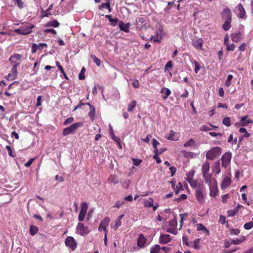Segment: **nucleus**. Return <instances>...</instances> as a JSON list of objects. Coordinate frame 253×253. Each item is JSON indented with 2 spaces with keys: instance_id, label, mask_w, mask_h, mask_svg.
I'll list each match as a JSON object with an SVG mask.
<instances>
[{
  "instance_id": "47",
  "label": "nucleus",
  "mask_w": 253,
  "mask_h": 253,
  "mask_svg": "<svg viewBox=\"0 0 253 253\" xmlns=\"http://www.w3.org/2000/svg\"><path fill=\"white\" fill-rule=\"evenodd\" d=\"M86 214V212L80 211V212L79 214L78 219L80 221H82L84 220L85 215Z\"/></svg>"
},
{
  "instance_id": "56",
  "label": "nucleus",
  "mask_w": 253,
  "mask_h": 253,
  "mask_svg": "<svg viewBox=\"0 0 253 253\" xmlns=\"http://www.w3.org/2000/svg\"><path fill=\"white\" fill-rule=\"evenodd\" d=\"M219 223H220L221 224H224L226 222V218L223 215H220L219 216V218L218 220Z\"/></svg>"
},
{
  "instance_id": "10",
  "label": "nucleus",
  "mask_w": 253,
  "mask_h": 253,
  "mask_svg": "<svg viewBox=\"0 0 253 253\" xmlns=\"http://www.w3.org/2000/svg\"><path fill=\"white\" fill-rule=\"evenodd\" d=\"M77 230L79 234L82 236H84L89 233V230L86 226H84L83 223L80 222L78 224Z\"/></svg>"
},
{
  "instance_id": "13",
  "label": "nucleus",
  "mask_w": 253,
  "mask_h": 253,
  "mask_svg": "<svg viewBox=\"0 0 253 253\" xmlns=\"http://www.w3.org/2000/svg\"><path fill=\"white\" fill-rule=\"evenodd\" d=\"M17 67H18L12 66L11 72L7 76L6 80H13L16 78L18 73L17 69Z\"/></svg>"
},
{
  "instance_id": "7",
  "label": "nucleus",
  "mask_w": 253,
  "mask_h": 253,
  "mask_svg": "<svg viewBox=\"0 0 253 253\" xmlns=\"http://www.w3.org/2000/svg\"><path fill=\"white\" fill-rule=\"evenodd\" d=\"M22 55L15 53L9 58V61L12 65V66L18 67L21 62Z\"/></svg>"
},
{
  "instance_id": "1",
  "label": "nucleus",
  "mask_w": 253,
  "mask_h": 253,
  "mask_svg": "<svg viewBox=\"0 0 253 253\" xmlns=\"http://www.w3.org/2000/svg\"><path fill=\"white\" fill-rule=\"evenodd\" d=\"M206 195V188L204 183H199L195 193V197L198 203L201 204L205 203V196Z\"/></svg>"
},
{
  "instance_id": "23",
  "label": "nucleus",
  "mask_w": 253,
  "mask_h": 253,
  "mask_svg": "<svg viewBox=\"0 0 253 253\" xmlns=\"http://www.w3.org/2000/svg\"><path fill=\"white\" fill-rule=\"evenodd\" d=\"M237 8H238V10L239 11L238 17L241 19L244 18L245 16L246 11L243 5L241 3H239L237 6Z\"/></svg>"
},
{
  "instance_id": "4",
  "label": "nucleus",
  "mask_w": 253,
  "mask_h": 253,
  "mask_svg": "<svg viewBox=\"0 0 253 253\" xmlns=\"http://www.w3.org/2000/svg\"><path fill=\"white\" fill-rule=\"evenodd\" d=\"M83 126V123L78 122L73 124L69 127L65 128L63 130V135L67 136L69 134H73L76 131L78 128Z\"/></svg>"
},
{
  "instance_id": "59",
  "label": "nucleus",
  "mask_w": 253,
  "mask_h": 253,
  "mask_svg": "<svg viewBox=\"0 0 253 253\" xmlns=\"http://www.w3.org/2000/svg\"><path fill=\"white\" fill-rule=\"evenodd\" d=\"M230 196L229 194H226L225 195H223L222 196V201L224 203H226L227 202L228 199L229 198Z\"/></svg>"
},
{
  "instance_id": "29",
  "label": "nucleus",
  "mask_w": 253,
  "mask_h": 253,
  "mask_svg": "<svg viewBox=\"0 0 253 253\" xmlns=\"http://www.w3.org/2000/svg\"><path fill=\"white\" fill-rule=\"evenodd\" d=\"M95 109L94 106H91L89 108V112L88 113V116L89 117V118L90 120L93 121L94 120V118L95 117Z\"/></svg>"
},
{
  "instance_id": "39",
  "label": "nucleus",
  "mask_w": 253,
  "mask_h": 253,
  "mask_svg": "<svg viewBox=\"0 0 253 253\" xmlns=\"http://www.w3.org/2000/svg\"><path fill=\"white\" fill-rule=\"evenodd\" d=\"M213 171L216 172V174H218L220 172V163L219 161L215 163V166L213 169Z\"/></svg>"
},
{
  "instance_id": "36",
  "label": "nucleus",
  "mask_w": 253,
  "mask_h": 253,
  "mask_svg": "<svg viewBox=\"0 0 253 253\" xmlns=\"http://www.w3.org/2000/svg\"><path fill=\"white\" fill-rule=\"evenodd\" d=\"M161 250V247L159 245H155L151 248L150 253H159Z\"/></svg>"
},
{
  "instance_id": "43",
  "label": "nucleus",
  "mask_w": 253,
  "mask_h": 253,
  "mask_svg": "<svg viewBox=\"0 0 253 253\" xmlns=\"http://www.w3.org/2000/svg\"><path fill=\"white\" fill-rule=\"evenodd\" d=\"M153 146L154 148V153H158V149H157V145L160 144V143L155 138L152 140Z\"/></svg>"
},
{
  "instance_id": "62",
  "label": "nucleus",
  "mask_w": 253,
  "mask_h": 253,
  "mask_svg": "<svg viewBox=\"0 0 253 253\" xmlns=\"http://www.w3.org/2000/svg\"><path fill=\"white\" fill-rule=\"evenodd\" d=\"M38 49V44L34 43L32 46V52L35 53L37 52Z\"/></svg>"
},
{
  "instance_id": "20",
  "label": "nucleus",
  "mask_w": 253,
  "mask_h": 253,
  "mask_svg": "<svg viewBox=\"0 0 253 253\" xmlns=\"http://www.w3.org/2000/svg\"><path fill=\"white\" fill-rule=\"evenodd\" d=\"M160 92L162 94V97L164 100L167 99L169 96L171 94V91L170 89L165 87L161 88Z\"/></svg>"
},
{
  "instance_id": "2",
  "label": "nucleus",
  "mask_w": 253,
  "mask_h": 253,
  "mask_svg": "<svg viewBox=\"0 0 253 253\" xmlns=\"http://www.w3.org/2000/svg\"><path fill=\"white\" fill-rule=\"evenodd\" d=\"M222 150L220 147L216 146L209 150L206 155V157L210 160H213L218 157L221 154Z\"/></svg>"
},
{
  "instance_id": "57",
  "label": "nucleus",
  "mask_w": 253,
  "mask_h": 253,
  "mask_svg": "<svg viewBox=\"0 0 253 253\" xmlns=\"http://www.w3.org/2000/svg\"><path fill=\"white\" fill-rule=\"evenodd\" d=\"M240 230L238 229H232L230 230V234L232 235H238L240 233Z\"/></svg>"
},
{
  "instance_id": "52",
  "label": "nucleus",
  "mask_w": 253,
  "mask_h": 253,
  "mask_svg": "<svg viewBox=\"0 0 253 253\" xmlns=\"http://www.w3.org/2000/svg\"><path fill=\"white\" fill-rule=\"evenodd\" d=\"M125 204V201H118L116 202L114 207L120 209L123 205Z\"/></svg>"
},
{
  "instance_id": "12",
  "label": "nucleus",
  "mask_w": 253,
  "mask_h": 253,
  "mask_svg": "<svg viewBox=\"0 0 253 253\" xmlns=\"http://www.w3.org/2000/svg\"><path fill=\"white\" fill-rule=\"evenodd\" d=\"M221 16L225 20L232 21L231 12L228 8L223 9L221 13Z\"/></svg>"
},
{
  "instance_id": "44",
  "label": "nucleus",
  "mask_w": 253,
  "mask_h": 253,
  "mask_svg": "<svg viewBox=\"0 0 253 253\" xmlns=\"http://www.w3.org/2000/svg\"><path fill=\"white\" fill-rule=\"evenodd\" d=\"M233 77V75H232L231 74L228 75L227 78L225 83V86H226L227 87L230 86V85H231L230 81H231V80H232Z\"/></svg>"
},
{
  "instance_id": "49",
  "label": "nucleus",
  "mask_w": 253,
  "mask_h": 253,
  "mask_svg": "<svg viewBox=\"0 0 253 253\" xmlns=\"http://www.w3.org/2000/svg\"><path fill=\"white\" fill-rule=\"evenodd\" d=\"M194 65H195L194 72H195V73L197 74V73H198V72L200 70L201 66L199 64L198 62L197 61H196V60L194 61Z\"/></svg>"
},
{
  "instance_id": "51",
  "label": "nucleus",
  "mask_w": 253,
  "mask_h": 253,
  "mask_svg": "<svg viewBox=\"0 0 253 253\" xmlns=\"http://www.w3.org/2000/svg\"><path fill=\"white\" fill-rule=\"evenodd\" d=\"M253 227V222L250 221L244 224V227L247 230L251 229Z\"/></svg>"
},
{
  "instance_id": "32",
  "label": "nucleus",
  "mask_w": 253,
  "mask_h": 253,
  "mask_svg": "<svg viewBox=\"0 0 253 253\" xmlns=\"http://www.w3.org/2000/svg\"><path fill=\"white\" fill-rule=\"evenodd\" d=\"M137 104V102L135 100H132L128 105L127 111L129 112H132L133 111L134 108L135 107Z\"/></svg>"
},
{
  "instance_id": "38",
  "label": "nucleus",
  "mask_w": 253,
  "mask_h": 253,
  "mask_svg": "<svg viewBox=\"0 0 253 253\" xmlns=\"http://www.w3.org/2000/svg\"><path fill=\"white\" fill-rule=\"evenodd\" d=\"M53 8V4H51L47 8V9L45 10V14H43L41 16L42 17H49L51 14V12H50V11L51 10H52Z\"/></svg>"
},
{
  "instance_id": "58",
  "label": "nucleus",
  "mask_w": 253,
  "mask_h": 253,
  "mask_svg": "<svg viewBox=\"0 0 253 253\" xmlns=\"http://www.w3.org/2000/svg\"><path fill=\"white\" fill-rule=\"evenodd\" d=\"M84 70H85L84 68L83 67L82 68V69L81 70V71L80 73L79 76V78L80 80L84 79V78H85V76L84 75Z\"/></svg>"
},
{
  "instance_id": "50",
  "label": "nucleus",
  "mask_w": 253,
  "mask_h": 253,
  "mask_svg": "<svg viewBox=\"0 0 253 253\" xmlns=\"http://www.w3.org/2000/svg\"><path fill=\"white\" fill-rule=\"evenodd\" d=\"M132 161L133 162V164L135 166H138L141 164L142 161L141 159L132 158Z\"/></svg>"
},
{
  "instance_id": "25",
  "label": "nucleus",
  "mask_w": 253,
  "mask_h": 253,
  "mask_svg": "<svg viewBox=\"0 0 253 253\" xmlns=\"http://www.w3.org/2000/svg\"><path fill=\"white\" fill-rule=\"evenodd\" d=\"M108 2L105 3H102L101 4L98 6V8L100 10H102L103 8H107L109 12H111L112 11V8L110 6V3L109 2V0H107Z\"/></svg>"
},
{
  "instance_id": "55",
  "label": "nucleus",
  "mask_w": 253,
  "mask_h": 253,
  "mask_svg": "<svg viewBox=\"0 0 253 253\" xmlns=\"http://www.w3.org/2000/svg\"><path fill=\"white\" fill-rule=\"evenodd\" d=\"M74 120V118L72 117H70L68 119H67L63 123V125L66 126L67 125L70 123H72Z\"/></svg>"
},
{
  "instance_id": "35",
  "label": "nucleus",
  "mask_w": 253,
  "mask_h": 253,
  "mask_svg": "<svg viewBox=\"0 0 253 253\" xmlns=\"http://www.w3.org/2000/svg\"><path fill=\"white\" fill-rule=\"evenodd\" d=\"M38 230H39V229H38V227H37L36 226H34V225H31L30 228V235L32 236L35 235V234H36L37 233Z\"/></svg>"
},
{
  "instance_id": "28",
  "label": "nucleus",
  "mask_w": 253,
  "mask_h": 253,
  "mask_svg": "<svg viewBox=\"0 0 253 253\" xmlns=\"http://www.w3.org/2000/svg\"><path fill=\"white\" fill-rule=\"evenodd\" d=\"M153 199L152 198H149L148 200L144 201L143 206L145 208H150L153 207Z\"/></svg>"
},
{
  "instance_id": "41",
  "label": "nucleus",
  "mask_w": 253,
  "mask_h": 253,
  "mask_svg": "<svg viewBox=\"0 0 253 253\" xmlns=\"http://www.w3.org/2000/svg\"><path fill=\"white\" fill-rule=\"evenodd\" d=\"M222 123L226 126H231L230 118L228 117L224 118L222 120Z\"/></svg>"
},
{
  "instance_id": "30",
  "label": "nucleus",
  "mask_w": 253,
  "mask_h": 253,
  "mask_svg": "<svg viewBox=\"0 0 253 253\" xmlns=\"http://www.w3.org/2000/svg\"><path fill=\"white\" fill-rule=\"evenodd\" d=\"M162 39L161 36H159L158 34H156V36H151L150 40L153 41L154 42H160Z\"/></svg>"
},
{
  "instance_id": "8",
  "label": "nucleus",
  "mask_w": 253,
  "mask_h": 253,
  "mask_svg": "<svg viewBox=\"0 0 253 253\" xmlns=\"http://www.w3.org/2000/svg\"><path fill=\"white\" fill-rule=\"evenodd\" d=\"M203 40L197 37L193 38L191 41V44L195 48L202 51L204 50L203 49Z\"/></svg>"
},
{
  "instance_id": "37",
  "label": "nucleus",
  "mask_w": 253,
  "mask_h": 253,
  "mask_svg": "<svg viewBox=\"0 0 253 253\" xmlns=\"http://www.w3.org/2000/svg\"><path fill=\"white\" fill-rule=\"evenodd\" d=\"M196 144V143L195 141L193 139L191 138L188 142L185 143L183 146L184 147L188 146H195Z\"/></svg>"
},
{
  "instance_id": "40",
  "label": "nucleus",
  "mask_w": 253,
  "mask_h": 253,
  "mask_svg": "<svg viewBox=\"0 0 253 253\" xmlns=\"http://www.w3.org/2000/svg\"><path fill=\"white\" fill-rule=\"evenodd\" d=\"M238 212V209H235L233 210H228L227 211V216L229 217H232L236 215Z\"/></svg>"
},
{
  "instance_id": "46",
  "label": "nucleus",
  "mask_w": 253,
  "mask_h": 253,
  "mask_svg": "<svg viewBox=\"0 0 253 253\" xmlns=\"http://www.w3.org/2000/svg\"><path fill=\"white\" fill-rule=\"evenodd\" d=\"M200 241H201V239H200V238L196 239L193 241V243H194L193 248L195 249H198L200 248L199 243H200Z\"/></svg>"
},
{
  "instance_id": "53",
  "label": "nucleus",
  "mask_w": 253,
  "mask_h": 253,
  "mask_svg": "<svg viewBox=\"0 0 253 253\" xmlns=\"http://www.w3.org/2000/svg\"><path fill=\"white\" fill-rule=\"evenodd\" d=\"M88 209V206L86 202H83L81 204V211H84L86 212V211Z\"/></svg>"
},
{
  "instance_id": "34",
  "label": "nucleus",
  "mask_w": 253,
  "mask_h": 253,
  "mask_svg": "<svg viewBox=\"0 0 253 253\" xmlns=\"http://www.w3.org/2000/svg\"><path fill=\"white\" fill-rule=\"evenodd\" d=\"M231 21L225 20L222 26V28L224 31H227L229 30L231 27Z\"/></svg>"
},
{
  "instance_id": "33",
  "label": "nucleus",
  "mask_w": 253,
  "mask_h": 253,
  "mask_svg": "<svg viewBox=\"0 0 253 253\" xmlns=\"http://www.w3.org/2000/svg\"><path fill=\"white\" fill-rule=\"evenodd\" d=\"M110 135L112 137V138L116 142V143H119L121 142V139L119 137H118L115 136V135L114 133L113 129L112 127H110Z\"/></svg>"
},
{
  "instance_id": "19",
  "label": "nucleus",
  "mask_w": 253,
  "mask_h": 253,
  "mask_svg": "<svg viewBox=\"0 0 253 253\" xmlns=\"http://www.w3.org/2000/svg\"><path fill=\"white\" fill-rule=\"evenodd\" d=\"M231 180L229 177H224L220 185L221 188L222 189H226L231 184Z\"/></svg>"
},
{
  "instance_id": "24",
  "label": "nucleus",
  "mask_w": 253,
  "mask_h": 253,
  "mask_svg": "<svg viewBox=\"0 0 253 253\" xmlns=\"http://www.w3.org/2000/svg\"><path fill=\"white\" fill-rule=\"evenodd\" d=\"M210 169V164L208 161H206L202 165V170L203 175L209 173V171Z\"/></svg>"
},
{
  "instance_id": "11",
  "label": "nucleus",
  "mask_w": 253,
  "mask_h": 253,
  "mask_svg": "<svg viewBox=\"0 0 253 253\" xmlns=\"http://www.w3.org/2000/svg\"><path fill=\"white\" fill-rule=\"evenodd\" d=\"M110 218L109 217H105L102 221L100 222V225L98 227V230L99 231H101L103 230L105 231V232H107L106 231V227L109 225L110 222Z\"/></svg>"
},
{
  "instance_id": "60",
  "label": "nucleus",
  "mask_w": 253,
  "mask_h": 253,
  "mask_svg": "<svg viewBox=\"0 0 253 253\" xmlns=\"http://www.w3.org/2000/svg\"><path fill=\"white\" fill-rule=\"evenodd\" d=\"M122 222L121 220L117 219L116 221V224L114 227V229L115 230H117L118 228L121 225Z\"/></svg>"
},
{
  "instance_id": "42",
  "label": "nucleus",
  "mask_w": 253,
  "mask_h": 253,
  "mask_svg": "<svg viewBox=\"0 0 253 253\" xmlns=\"http://www.w3.org/2000/svg\"><path fill=\"white\" fill-rule=\"evenodd\" d=\"M175 134V132L173 130H170L169 134V136L167 137V139L169 140L176 141L177 140V138H174V136Z\"/></svg>"
},
{
  "instance_id": "5",
  "label": "nucleus",
  "mask_w": 253,
  "mask_h": 253,
  "mask_svg": "<svg viewBox=\"0 0 253 253\" xmlns=\"http://www.w3.org/2000/svg\"><path fill=\"white\" fill-rule=\"evenodd\" d=\"M177 222L175 217L173 219H170L169 220V225L166 231L171 234L175 235L177 233Z\"/></svg>"
},
{
  "instance_id": "6",
  "label": "nucleus",
  "mask_w": 253,
  "mask_h": 253,
  "mask_svg": "<svg viewBox=\"0 0 253 253\" xmlns=\"http://www.w3.org/2000/svg\"><path fill=\"white\" fill-rule=\"evenodd\" d=\"M232 158V154L229 152H226L221 156V166L224 168H226L230 164Z\"/></svg>"
},
{
  "instance_id": "9",
  "label": "nucleus",
  "mask_w": 253,
  "mask_h": 253,
  "mask_svg": "<svg viewBox=\"0 0 253 253\" xmlns=\"http://www.w3.org/2000/svg\"><path fill=\"white\" fill-rule=\"evenodd\" d=\"M66 246L72 250H75L77 248V244L73 237L69 236L66 238L65 241Z\"/></svg>"
},
{
  "instance_id": "64",
  "label": "nucleus",
  "mask_w": 253,
  "mask_h": 253,
  "mask_svg": "<svg viewBox=\"0 0 253 253\" xmlns=\"http://www.w3.org/2000/svg\"><path fill=\"white\" fill-rule=\"evenodd\" d=\"M132 86L135 88H138L140 86L139 83L138 82V80H135L133 81V82L132 83Z\"/></svg>"
},
{
  "instance_id": "45",
  "label": "nucleus",
  "mask_w": 253,
  "mask_h": 253,
  "mask_svg": "<svg viewBox=\"0 0 253 253\" xmlns=\"http://www.w3.org/2000/svg\"><path fill=\"white\" fill-rule=\"evenodd\" d=\"M91 57L93 59V62L96 64L97 66H99L101 65L100 60L95 55H92Z\"/></svg>"
},
{
  "instance_id": "15",
  "label": "nucleus",
  "mask_w": 253,
  "mask_h": 253,
  "mask_svg": "<svg viewBox=\"0 0 253 253\" xmlns=\"http://www.w3.org/2000/svg\"><path fill=\"white\" fill-rule=\"evenodd\" d=\"M147 240L143 234H140L137 241V245L140 248H144L146 243Z\"/></svg>"
},
{
  "instance_id": "26",
  "label": "nucleus",
  "mask_w": 253,
  "mask_h": 253,
  "mask_svg": "<svg viewBox=\"0 0 253 253\" xmlns=\"http://www.w3.org/2000/svg\"><path fill=\"white\" fill-rule=\"evenodd\" d=\"M108 181L114 184H118L119 182V180L116 175L111 174L108 178Z\"/></svg>"
},
{
  "instance_id": "31",
  "label": "nucleus",
  "mask_w": 253,
  "mask_h": 253,
  "mask_svg": "<svg viewBox=\"0 0 253 253\" xmlns=\"http://www.w3.org/2000/svg\"><path fill=\"white\" fill-rule=\"evenodd\" d=\"M246 239V237L242 236L240 239H232L231 240V243L234 245H239L241 244L243 241Z\"/></svg>"
},
{
  "instance_id": "61",
  "label": "nucleus",
  "mask_w": 253,
  "mask_h": 253,
  "mask_svg": "<svg viewBox=\"0 0 253 253\" xmlns=\"http://www.w3.org/2000/svg\"><path fill=\"white\" fill-rule=\"evenodd\" d=\"M153 159L156 160L157 164H160L161 163V160L159 156L158 153H155V155L153 156Z\"/></svg>"
},
{
  "instance_id": "48",
  "label": "nucleus",
  "mask_w": 253,
  "mask_h": 253,
  "mask_svg": "<svg viewBox=\"0 0 253 253\" xmlns=\"http://www.w3.org/2000/svg\"><path fill=\"white\" fill-rule=\"evenodd\" d=\"M226 49L227 51H233L235 49L236 46L234 43H228L226 45Z\"/></svg>"
},
{
  "instance_id": "21",
  "label": "nucleus",
  "mask_w": 253,
  "mask_h": 253,
  "mask_svg": "<svg viewBox=\"0 0 253 253\" xmlns=\"http://www.w3.org/2000/svg\"><path fill=\"white\" fill-rule=\"evenodd\" d=\"M119 26L121 30L125 32H129V28L130 27V23H127L125 24L123 21L119 22Z\"/></svg>"
},
{
  "instance_id": "22",
  "label": "nucleus",
  "mask_w": 253,
  "mask_h": 253,
  "mask_svg": "<svg viewBox=\"0 0 253 253\" xmlns=\"http://www.w3.org/2000/svg\"><path fill=\"white\" fill-rule=\"evenodd\" d=\"M192 177L193 175L191 177H185V180L189 183L192 188L197 189L199 184L197 180L192 179Z\"/></svg>"
},
{
  "instance_id": "27",
  "label": "nucleus",
  "mask_w": 253,
  "mask_h": 253,
  "mask_svg": "<svg viewBox=\"0 0 253 253\" xmlns=\"http://www.w3.org/2000/svg\"><path fill=\"white\" fill-rule=\"evenodd\" d=\"M59 25V23L57 20H53L52 21H49L46 23L45 26L46 27H53L54 28L58 27Z\"/></svg>"
},
{
  "instance_id": "63",
  "label": "nucleus",
  "mask_w": 253,
  "mask_h": 253,
  "mask_svg": "<svg viewBox=\"0 0 253 253\" xmlns=\"http://www.w3.org/2000/svg\"><path fill=\"white\" fill-rule=\"evenodd\" d=\"M211 128L205 125L202 126L200 128V130L204 131H207L209 130H211Z\"/></svg>"
},
{
  "instance_id": "3",
  "label": "nucleus",
  "mask_w": 253,
  "mask_h": 253,
  "mask_svg": "<svg viewBox=\"0 0 253 253\" xmlns=\"http://www.w3.org/2000/svg\"><path fill=\"white\" fill-rule=\"evenodd\" d=\"M34 25L31 23H26L20 28L16 29L14 32L18 34L26 35L30 34L32 32V29Z\"/></svg>"
},
{
  "instance_id": "16",
  "label": "nucleus",
  "mask_w": 253,
  "mask_h": 253,
  "mask_svg": "<svg viewBox=\"0 0 253 253\" xmlns=\"http://www.w3.org/2000/svg\"><path fill=\"white\" fill-rule=\"evenodd\" d=\"M210 193V195L211 197H215L218 193V188H217V182L209 185Z\"/></svg>"
},
{
  "instance_id": "54",
  "label": "nucleus",
  "mask_w": 253,
  "mask_h": 253,
  "mask_svg": "<svg viewBox=\"0 0 253 253\" xmlns=\"http://www.w3.org/2000/svg\"><path fill=\"white\" fill-rule=\"evenodd\" d=\"M12 1L15 2V4H17V5L20 8L23 7L24 3L21 0H12Z\"/></svg>"
},
{
  "instance_id": "18",
  "label": "nucleus",
  "mask_w": 253,
  "mask_h": 253,
  "mask_svg": "<svg viewBox=\"0 0 253 253\" xmlns=\"http://www.w3.org/2000/svg\"><path fill=\"white\" fill-rule=\"evenodd\" d=\"M231 38L233 42H238L242 39V35L240 32L233 33L231 35Z\"/></svg>"
},
{
  "instance_id": "14",
  "label": "nucleus",
  "mask_w": 253,
  "mask_h": 253,
  "mask_svg": "<svg viewBox=\"0 0 253 253\" xmlns=\"http://www.w3.org/2000/svg\"><path fill=\"white\" fill-rule=\"evenodd\" d=\"M203 177L206 183L208 184L209 186L217 182L215 178H212V175L211 173L205 174L203 175Z\"/></svg>"
},
{
  "instance_id": "17",
  "label": "nucleus",
  "mask_w": 253,
  "mask_h": 253,
  "mask_svg": "<svg viewBox=\"0 0 253 253\" xmlns=\"http://www.w3.org/2000/svg\"><path fill=\"white\" fill-rule=\"evenodd\" d=\"M170 236L169 234H162L159 238V243L160 244H166L169 242L171 240Z\"/></svg>"
}]
</instances>
